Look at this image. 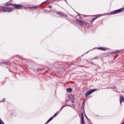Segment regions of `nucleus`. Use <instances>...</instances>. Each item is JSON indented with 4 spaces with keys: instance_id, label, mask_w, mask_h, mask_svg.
<instances>
[{
    "instance_id": "f257e3e1",
    "label": "nucleus",
    "mask_w": 124,
    "mask_h": 124,
    "mask_svg": "<svg viewBox=\"0 0 124 124\" xmlns=\"http://www.w3.org/2000/svg\"><path fill=\"white\" fill-rule=\"evenodd\" d=\"M13 10V8H10L9 7H1L0 8V12H10Z\"/></svg>"
},
{
    "instance_id": "f03ea898",
    "label": "nucleus",
    "mask_w": 124,
    "mask_h": 124,
    "mask_svg": "<svg viewBox=\"0 0 124 124\" xmlns=\"http://www.w3.org/2000/svg\"><path fill=\"white\" fill-rule=\"evenodd\" d=\"M102 16H103V15H101V14L92 16V17H93L91 18V22H93V21H94L95 20H96L97 18H99V17H101Z\"/></svg>"
},
{
    "instance_id": "7ed1b4c3",
    "label": "nucleus",
    "mask_w": 124,
    "mask_h": 124,
    "mask_svg": "<svg viewBox=\"0 0 124 124\" xmlns=\"http://www.w3.org/2000/svg\"><path fill=\"white\" fill-rule=\"evenodd\" d=\"M96 91H97V89H92L91 90L88 91L85 93V97H87V96H89V95H90V94H92L93 93H94V92Z\"/></svg>"
},
{
    "instance_id": "20e7f679",
    "label": "nucleus",
    "mask_w": 124,
    "mask_h": 124,
    "mask_svg": "<svg viewBox=\"0 0 124 124\" xmlns=\"http://www.w3.org/2000/svg\"><path fill=\"white\" fill-rule=\"evenodd\" d=\"M58 15L61 16V17H63L64 15L61 12H54L53 13V16L55 17H58Z\"/></svg>"
},
{
    "instance_id": "39448f33",
    "label": "nucleus",
    "mask_w": 124,
    "mask_h": 124,
    "mask_svg": "<svg viewBox=\"0 0 124 124\" xmlns=\"http://www.w3.org/2000/svg\"><path fill=\"white\" fill-rule=\"evenodd\" d=\"M12 5L14 7V8H16V9H21L23 6L20 4H12Z\"/></svg>"
},
{
    "instance_id": "423d86ee",
    "label": "nucleus",
    "mask_w": 124,
    "mask_h": 124,
    "mask_svg": "<svg viewBox=\"0 0 124 124\" xmlns=\"http://www.w3.org/2000/svg\"><path fill=\"white\" fill-rule=\"evenodd\" d=\"M124 11V8H122L121 9H119L118 10H116L115 11H114L112 13L113 14H118V13H121V12H123Z\"/></svg>"
},
{
    "instance_id": "0eeeda50",
    "label": "nucleus",
    "mask_w": 124,
    "mask_h": 124,
    "mask_svg": "<svg viewBox=\"0 0 124 124\" xmlns=\"http://www.w3.org/2000/svg\"><path fill=\"white\" fill-rule=\"evenodd\" d=\"M80 117H81V124H85V120H84V114L83 113H80L79 114Z\"/></svg>"
},
{
    "instance_id": "6e6552de",
    "label": "nucleus",
    "mask_w": 124,
    "mask_h": 124,
    "mask_svg": "<svg viewBox=\"0 0 124 124\" xmlns=\"http://www.w3.org/2000/svg\"><path fill=\"white\" fill-rule=\"evenodd\" d=\"M76 22L78 24V25H79L80 26L84 25V21H81L79 19H78L76 20Z\"/></svg>"
},
{
    "instance_id": "1a4fd4ad",
    "label": "nucleus",
    "mask_w": 124,
    "mask_h": 124,
    "mask_svg": "<svg viewBox=\"0 0 124 124\" xmlns=\"http://www.w3.org/2000/svg\"><path fill=\"white\" fill-rule=\"evenodd\" d=\"M63 108V106H62V107L61 108L60 111H62V110ZM60 111L57 112L56 113L54 114V116H52V117H53V118H55V117H56V116H57L58 114H59V113H60Z\"/></svg>"
},
{
    "instance_id": "9d476101",
    "label": "nucleus",
    "mask_w": 124,
    "mask_h": 124,
    "mask_svg": "<svg viewBox=\"0 0 124 124\" xmlns=\"http://www.w3.org/2000/svg\"><path fill=\"white\" fill-rule=\"evenodd\" d=\"M98 49L99 50H101V51H106V47H98Z\"/></svg>"
},
{
    "instance_id": "9b49d317",
    "label": "nucleus",
    "mask_w": 124,
    "mask_h": 124,
    "mask_svg": "<svg viewBox=\"0 0 124 124\" xmlns=\"http://www.w3.org/2000/svg\"><path fill=\"white\" fill-rule=\"evenodd\" d=\"M54 119V117L52 116L50 118H49L48 121L46 122V124H48V123H50L52 119Z\"/></svg>"
},
{
    "instance_id": "f8f14e48",
    "label": "nucleus",
    "mask_w": 124,
    "mask_h": 124,
    "mask_svg": "<svg viewBox=\"0 0 124 124\" xmlns=\"http://www.w3.org/2000/svg\"><path fill=\"white\" fill-rule=\"evenodd\" d=\"M29 8L30 9H33V10H36L37 9V6L31 7Z\"/></svg>"
},
{
    "instance_id": "ddd939ff",
    "label": "nucleus",
    "mask_w": 124,
    "mask_h": 124,
    "mask_svg": "<svg viewBox=\"0 0 124 124\" xmlns=\"http://www.w3.org/2000/svg\"><path fill=\"white\" fill-rule=\"evenodd\" d=\"M5 5L7 6H10V5H12V4L9 2H7V3H5Z\"/></svg>"
},
{
    "instance_id": "4468645a",
    "label": "nucleus",
    "mask_w": 124,
    "mask_h": 124,
    "mask_svg": "<svg viewBox=\"0 0 124 124\" xmlns=\"http://www.w3.org/2000/svg\"><path fill=\"white\" fill-rule=\"evenodd\" d=\"M71 92H72V89L71 88H68L67 89V93H71Z\"/></svg>"
},
{
    "instance_id": "2eb2a0df",
    "label": "nucleus",
    "mask_w": 124,
    "mask_h": 124,
    "mask_svg": "<svg viewBox=\"0 0 124 124\" xmlns=\"http://www.w3.org/2000/svg\"><path fill=\"white\" fill-rule=\"evenodd\" d=\"M84 24L85 25V26H87L88 25V22L85 21H83V24Z\"/></svg>"
},
{
    "instance_id": "dca6fc26",
    "label": "nucleus",
    "mask_w": 124,
    "mask_h": 124,
    "mask_svg": "<svg viewBox=\"0 0 124 124\" xmlns=\"http://www.w3.org/2000/svg\"><path fill=\"white\" fill-rule=\"evenodd\" d=\"M46 2L45 1V2H43L42 3V4H43V3H45Z\"/></svg>"
},
{
    "instance_id": "f3484780",
    "label": "nucleus",
    "mask_w": 124,
    "mask_h": 124,
    "mask_svg": "<svg viewBox=\"0 0 124 124\" xmlns=\"http://www.w3.org/2000/svg\"><path fill=\"white\" fill-rule=\"evenodd\" d=\"M49 8H51V6H49Z\"/></svg>"
},
{
    "instance_id": "a211bd4d",
    "label": "nucleus",
    "mask_w": 124,
    "mask_h": 124,
    "mask_svg": "<svg viewBox=\"0 0 124 124\" xmlns=\"http://www.w3.org/2000/svg\"><path fill=\"white\" fill-rule=\"evenodd\" d=\"M1 121L0 119V121Z\"/></svg>"
}]
</instances>
